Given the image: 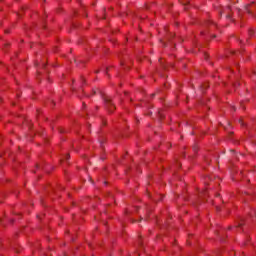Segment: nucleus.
Listing matches in <instances>:
<instances>
[{
  "mask_svg": "<svg viewBox=\"0 0 256 256\" xmlns=\"http://www.w3.org/2000/svg\"><path fill=\"white\" fill-rule=\"evenodd\" d=\"M251 216H252V217H256V210H253V211H252Z\"/></svg>",
  "mask_w": 256,
  "mask_h": 256,
  "instance_id": "f03ea898",
  "label": "nucleus"
},
{
  "mask_svg": "<svg viewBox=\"0 0 256 256\" xmlns=\"http://www.w3.org/2000/svg\"><path fill=\"white\" fill-rule=\"evenodd\" d=\"M105 102L110 105V113H113V109H115V106L113 105V103H111L110 99H106Z\"/></svg>",
  "mask_w": 256,
  "mask_h": 256,
  "instance_id": "f257e3e1",
  "label": "nucleus"
}]
</instances>
